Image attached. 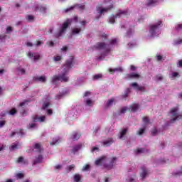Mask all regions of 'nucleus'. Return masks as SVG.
<instances>
[{"label": "nucleus", "mask_w": 182, "mask_h": 182, "mask_svg": "<svg viewBox=\"0 0 182 182\" xmlns=\"http://www.w3.org/2000/svg\"><path fill=\"white\" fill-rule=\"evenodd\" d=\"M50 103L49 102H46L43 105V109L45 110L46 109H48V107H49L50 106Z\"/></svg>", "instance_id": "obj_43"}, {"label": "nucleus", "mask_w": 182, "mask_h": 182, "mask_svg": "<svg viewBox=\"0 0 182 182\" xmlns=\"http://www.w3.org/2000/svg\"><path fill=\"white\" fill-rule=\"evenodd\" d=\"M6 32L7 33H9L10 32H12V27L9 26L6 28Z\"/></svg>", "instance_id": "obj_55"}, {"label": "nucleus", "mask_w": 182, "mask_h": 182, "mask_svg": "<svg viewBox=\"0 0 182 182\" xmlns=\"http://www.w3.org/2000/svg\"><path fill=\"white\" fill-rule=\"evenodd\" d=\"M99 36H100L101 38H103L104 39H107V34L105 33H100Z\"/></svg>", "instance_id": "obj_40"}, {"label": "nucleus", "mask_w": 182, "mask_h": 182, "mask_svg": "<svg viewBox=\"0 0 182 182\" xmlns=\"http://www.w3.org/2000/svg\"><path fill=\"white\" fill-rule=\"evenodd\" d=\"M75 8H78V9H80V11H83L85 10V4H75L74 6H72L70 8H68L65 10V13H68L70 11H73V9H75Z\"/></svg>", "instance_id": "obj_7"}, {"label": "nucleus", "mask_w": 182, "mask_h": 182, "mask_svg": "<svg viewBox=\"0 0 182 182\" xmlns=\"http://www.w3.org/2000/svg\"><path fill=\"white\" fill-rule=\"evenodd\" d=\"M114 143V141L113 140V138H109L103 142V145L106 147H109V146H111V144H113Z\"/></svg>", "instance_id": "obj_17"}, {"label": "nucleus", "mask_w": 182, "mask_h": 182, "mask_svg": "<svg viewBox=\"0 0 182 182\" xmlns=\"http://www.w3.org/2000/svg\"><path fill=\"white\" fill-rule=\"evenodd\" d=\"M60 80V75H53L52 78V82L53 83H57V82H59Z\"/></svg>", "instance_id": "obj_27"}, {"label": "nucleus", "mask_w": 182, "mask_h": 182, "mask_svg": "<svg viewBox=\"0 0 182 182\" xmlns=\"http://www.w3.org/2000/svg\"><path fill=\"white\" fill-rule=\"evenodd\" d=\"M80 136H82V134H78L77 132H74L73 134V140L75 141L76 140H79V139H80Z\"/></svg>", "instance_id": "obj_20"}, {"label": "nucleus", "mask_w": 182, "mask_h": 182, "mask_svg": "<svg viewBox=\"0 0 182 182\" xmlns=\"http://www.w3.org/2000/svg\"><path fill=\"white\" fill-rule=\"evenodd\" d=\"M31 119L33 123H36V122H40L41 123H42L43 122H45V119H46V117L45 116L39 117L38 115H33L31 117Z\"/></svg>", "instance_id": "obj_9"}, {"label": "nucleus", "mask_w": 182, "mask_h": 182, "mask_svg": "<svg viewBox=\"0 0 182 182\" xmlns=\"http://www.w3.org/2000/svg\"><path fill=\"white\" fill-rule=\"evenodd\" d=\"M75 167H76V166H75V164L70 165V166H67L66 171H72V170H75Z\"/></svg>", "instance_id": "obj_31"}, {"label": "nucleus", "mask_w": 182, "mask_h": 182, "mask_svg": "<svg viewBox=\"0 0 182 182\" xmlns=\"http://www.w3.org/2000/svg\"><path fill=\"white\" fill-rule=\"evenodd\" d=\"M43 161V156L42 155H38L36 157V159L33 161V164H39Z\"/></svg>", "instance_id": "obj_16"}, {"label": "nucleus", "mask_w": 182, "mask_h": 182, "mask_svg": "<svg viewBox=\"0 0 182 182\" xmlns=\"http://www.w3.org/2000/svg\"><path fill=\"white\" fill-rule=\"evenodd\" d=\"M18 149V144H12L11 146V150Z\"/></svg>", "instance_id": "obj_39"}, {"label": "nucleus", "mask_w": 182, "mask_h": 182, "mask_svg": "<svg viewBox=\"0 0 182 182\" xmlns=\"http://www.w3.org/2000/svg\"><path fill=\"white\" fill-rule=\"evenodd\" d=\"M43 41H38L36 44V46H41V45H43Z\"/></svg>", "instance_id": "obj_57"}, {"label": "nucleus", "mask_w": 182, "mask_h": 182, "mask_svg": "<svg viewBox=\"0 0 182 182\" xmlns=\"http://www.w3.org/2000/svg\"><path fill=\"white\" fill-rule=\"evenodd\" d=\"M28 102H30L29 100H25L23 102L20 103V107H22L23 106H25Z\"/></svg>", "instance_id": "obj_51"}, {"label": "nucleus", "mask_w": 182, "mask_h": 182, "mask_svg": "<svg viewBox=\"0 0 182 182\" xmlns=\"http://www.w3.org/2000/svg\"><path fill=\"white\" fill-rule=\"evenodd\" d=\"M156 58H157V60L159 62H160V60H161V59H163V56H161V55H157Z\"/></svg>", "instance_id": "obj_63"}, {"label": "nucleus", "mask_w": 182, "mask_h": 182, "mask_svg": "<svg viewBox=\"0 0 182 182\" xmlns=\"http://www.w3.org/2000/svg\"><path fill=\"white\" fill-rule=\"evenodd\" d=\"M41 59V54L35 53L33 55L34 60H39Z\"/></svg>", "instance_id": "obj_38"}, {"label": "nucleus", "mask_w": 182, "mask_h": 182, "mask_svg": "<svg viewBox=\"0 0 182 182\" xmlns=\"http://www.w3.org/2000/svg\"><path fill=\"white\" fill-rule=\"evenodd\" d=\"M175 29L178 32L179 31H182V24L178 23L175 26Z\"/></svg>", "instance_id": "obj_37"}, {"label": "nucleus", "mask_w": 182, "mask_h": 182, "mask_svg": "<svg viewBox=\"0 0 182 182\" xmlns=\"http://www.w3.org/2000/svg\"><path fill=\"white\" fill-rule=\"evenodd\" d=\"M178 107H174L171 109L170 113L171 116V123H174L176 120H181L182 115L178 114Z\"/></svg>", "instance_id": "obj_4"}, {"label": "nucleus", "mask_w": 182, "mask_h": 182, "mask_svg": "<svg viewBox=\"0 0 182 182\" xmlns=\"http://www.w3.org/2000/svg\"><path fill=\"white\" fill-rule=\"evenodd\" d=\"M116 160H117V158L116 157H113L110 161V164L109 165H105V168H113V164L115 163Z\"/></svg>", "instance_id": "obj_18"}, {"label": "nucleus", "mask_w": 182, "mask_h": 182, "mask_svg": "<svg viewBox=\"0 0 182 182\" xmlns=\"http://www.w3.org/2000/svg\"><path fill=\"white\" fill-rule=\"evenodd\" d=\"M182 43V40L179 39V40H176L174 41V45H180Z\"/></svg>", "instance_id": "obj_49"}, {"label": "nucleus", "mask_w": 182, "mask_h": 182, "mask_svg": "<svg viewBox=\"0 0 182 182\" xmlns=\"http://www.w3.org/2000/svg\"><path fill=\"white\" fill-rule=\"evenodd\" d=\"M122 14H124V12H119L117 14H116L115 16L113 15L112 17H110L109 19V23H114V22H115L114 19H116L117 18H120V15H122Z\"/></svg>", "instance_id": "obj_14"}, {"label": "nucleus", "mask_w": 182, "mask_h": 182, "mask_svg": "<svg viewBox=\"0 0 182 182\" xmlns=\"http://www.w3.org/2000/svg\"><path fill=\"white\" fill-rule=\"evenodd\" d=\"M17 112L18 111L16 110V109L13 108L9 111V114H11V116H14V114H16Z\"/></svg>", "instance_id": "obj_35"}, {"label": "nucleus", "mask_w": 182, "mask_h": 182, "mask_svg": "<svg viewBox=\"0 0 182 182\" xmlns=\"http://www.w3.org/2000/svg\"><path fill=\"white\" fill-rule=\"evenodd\" d=\"M102 77H103V75L102 74H97L95 75H94V80H97V79H102Z\"/></svg>", "instance_id": "obj_36"}, {"label": "nucleus", "mask_w": 182, "mask_h": 182, "mask_svg": "<svg viewBox=\"0 0 182 182\" xmlns=\"http://www.w3.org/2000/svg\"><path fill=\"white\" fill-rule=\"evenodd\" d=\"M129 93H130V88H127L124 92V94L122 95V97L124 99H126V97H128Z\"/></svg>", "instance_id": "obj_30"}, {"label": "nucleus", "mask_w": 182, "mask_h": 182, "mask_svg": "<svg viewBox=\"0 0 182 182\" xmlns=\"http://www.w3.org/2000/svg\"><path fill=\"white\" fill-rule=\"evenodd\" d=\"M6 121H0V127H4L5 126Z\"/></svg>", "instance_id": "obj_58"}, {"label": "nucleus", "mask_w": 182, "mask_h": 182, "mask_svg": "<svg viewBox=\"0 0 182 182\" xmlns=\"http://www.w3.org/2000/svg\"><path fill=\"white\" fill-rule=\"evenodd\" d=\"M136 153H144V149L140 148L136 150Z\"/></svg>", "instance_id": "obj_52"}, {"label": "nucleus", "mask_w": 182, "mask_h": 182, "mask_svg": "<svg viewBox=\"0 0 182 182\" xmlns=\"http://www.w3.org/2000/svg\"><path fill=\"white\" fill-rule=\"evenodd\" d=\"M90 168V165L86 164L83 168H82V171H87Z\"/></svg>", "instance_id": "obj_42"}, {"label": "nucleus", "mask_w": 182, "mask_h": 182, "mask_svg": "<svg viewBox=\"0 0 182 182\" xmlns=\"http://www.w3.org/2000/svg\"><path fill=\"white\" fill-rule=\"evenodd\" d=\"M130 35H132V31H128L127 33V38H130Z\"/></svg>", "instance_id": "obj_62"}, {"label": "nucleus", "mask_w": 182, "mask_h": 182, "mask_svg": "<svg viewBox=\"0 0 182 182\" xmlns=\"http://www.w3.org/2000/svg\"><path fill=\"white\" fill-rule=\"evenodd\" d=\"M92 103H93V102L91 100H86L87 106H92Z\"/></svg>", "instance_id": "obj_48"}, {"label": "nucleus", "mask_w": 182, "mask_h": 182, "mask_svg": "<svg viewBox=\"0 0 182 182\" xmlns=\"http://www.w3.org/2000/svg\"><path fill=\"white\" fill-rule=\"evenodd\" d=\"M126 133H127V128H125L122 131H121L119 139H123V137H124V136L126 135Z\"/></svg>", "instance_id": "obj_29"}, {"label": "nucleus", "mask_w": 182, "mask_h": 182, "mask_svg": "<svg viewBox=\"0 0 182 182\" xmlns=\"http://www.w3.org/2000/svg\"><path fill=\"white\" fill-rule=\"evenodd\" d=\"M139 77H140V75L135 73L126 74L125 75V79H139Z\"/></svg>", "instance_id": "obj_11"}, {"label": "nucleus", "mask_w": 182, "mask_h": 182, "mask_svg": "<svg viewBox=\"0 0 182 182\" xmlns=\"http://www.w3.org/2000/svg\"><path fill=\"white\" fill-rule=\"evenodd\" d=\"M82 146L83 145L82 144H78L74 146L71 150V153H73V154H76V153H77V151H79V150L82 149Z\"/></svg>", "instance_id": "obj_13"}, {"label": "nucleus", "mask_w": 182, "mask_h": 182, "mask_svg": "<svg viewBox=\"0 0 182 182\" xmlns=\"http://www.w3.org/2000/svg\"><path fill=\"white\" fill-rule=\"evenodd\" d=\"M73 63H75V58L73 56H70L68 60L65 61L64 64V70L62 72L61 75H60V82H69V76H68V73H69V70L73 68Z\"/></svg>", "instance_id": "obj_1"}, {"label": "nucleus", "mask_w": 182, "mask_h": 182, "mask_svg": "<svg viewBox=\"0 0 182 182\" xmlns=\"http://www.w3.org/2000/svg\"><path fill=\"white\" fill-rule=\"evenodd\" d=\"M53 113V112H52V109H47V114L50 115V114H52Z\"/></svg>", "instance_id": "obj_64"}, {"label": "nucleus", "mask_w": 182, "mask_h": 182, "mask_svg": "<svg viewBox=\"0 0 182 182\" xmlns=\"http://www.w3.org/2000/svg\"><path fill=\"white\" fill-rule=\"evenodd\" d=\"M26 21H28V22H34L35 16H33L32 15H28L26 16Z\"/></svg>", "instance_id": "obj_24"}, {"label": "nucleus", "mask_w": 182, "mask_h": 182, "mask_svg": "<svg viewBox=\"0 0 182 182\" xmlns=\"http://www.w3.org/2000/svg\"><path fill=\"white\" fill-rule=\"evenodd\" d=\"M55 62H59V60H62V56L56 55L54 57Z\"/></svg>", "instance_id": "obj_41"}, {"label": "nucleus", "mask_w": 182, "mask_h": 182, "mask_svg": "<svg viewBox=\"0 0 182 182\" xmlns=\"http://www.w3.org/2000/svg\"><path fill=\"white\" fill-rule=\"evenodd\" d=\"M40 12H46V6H40Z\"/></svg>", "instance_id": "obj_44"}, {"label": "nucleus", "mask_w": 182, "mask_h": 182, "mask_svg": "<svg viewBox=\"0 0 182 182\" xmlns=\"http://www.w3.org/2000/svg\"><path fill=\"white\" fill-rule=\"evenodd\" d=\"M114 6L113 4H110L106 8L100 9V6H97V11L99 12L100 15H102V14H105V12H109V11H112L113 9Z\"/></svg>", "instance_id": "obj_6"}, {"label": "nucleus", "mask_w": 182, "mask_h": 182, "mask_svg": "<svg viewBox=\"0 0 182 182\" xmlns=\"http://www.w3.org/2000/svg\"><path fill=\"white\" fill-rule=\"evenodd\" d=\"M149 174V170L146 168V166L141 167L140 176L141 178H146Z\"/></svg>", "instance_id": "obj_10"}, {"label": "nucleus", "mask_w": 182, "mask_h": 182, "mask_svg": "<svg viewBox=\"0 0 182 182\" xmlns=\"http://www.w3.org/2000/svg\"><path fill=\"white\" fill-rule=\"evenodd\" d=\"M149 122H150V119H149V117H143V122L144 123H149Z\"/></svg>", "instance_id": "obj_46"}, {"label": "nucleus", "mask_w": 182, "mask_h": 182, "mask_svg": "<svg viewBox=\"0 0 182 182\" xmlns=\"http://www.w3.org/2000/svg\"><path fill=\"white\" fill-rule=\"evenodd\" d=\"M34 149H36L38 153H41L43 150L42 145H41L39 143H37L34 145Z\"/></svg>", "instance_id": "obj_22"}, {"label": "nucleus", "mask_w": 182, "mask_h": 182, "mask_svg": "<svg viewBox=\"0 0 182 182\" xmlns=\"http://www.w3.org/2000/svg\"><path fill=\"white\" fill-rule=\"evenodd\" d=\"M73 21L77 22V16H75L73 18H68L66 21L63 23L58 32L54 34V36L57 38H60V36L66 32V30L69 28V25H72Z\"/></svg>", "instance_id": "obj_2"}, {"label": "nucleus", "mask_w": 182, "mask_h": 182, "mask_svg": "<svg viewBox=\"0 0 182 182\" xmlns=\"http://www.w3.org/2000/svg\"><path fill=\"white\" fill-rule=\"evenodd\" d=\"M131 86L135 89L137 92H146V87L144 86H140L137 82H133Z\"/></svg>", "instance_id": "obj_8"}, {"label": "nucleus", "mask_w": 182, "mask_h": 182, "mask_svg": "<svg viewBox=\"0 0 182 182\" xmlns=\"http://www.w3.org/2000/svg\"><path fill=\"white\" fill-rule=\"evenodd\" d=\"M139 104H132L130 106V109L132 110V112H137V110H139Z\"/></svg>", "instance_id": "obj_19"}, {"label": "nucleus", "mask_w": 182, "mask_h": 182, "mask_svg": "<svg viewBox=\"0 0 182 182\" xmlns=\"http://www.w3.org/2000/svg\"><path fill=\"white\" fill-rule=\"evenodd\" d=\"M117 40L113 39V40L109 41V43H110V45H114V44L117 43Z\"/></svg>", "instance_id": "obj_53"}, {"label": "nucleus", "mask_w": 182, "mask_h": 182, "mask_svg": "<svg viewBox=\"0 0 182 182\" xmlns=\"http://www.w3.org/2000/svg\"><path fill=\"white\" fill-rule=\"evenodd\" d=\"M107 45L105 43L103 42H98L96 43L95 46H94L95 49H97V50H102V49H105L106 52H110L109 48H106Z\"/></svg>", "instance_id": "obj_5"}, {"label": "nucleus", "mask_w": 182, "mask_h": 182, "mask_svg": "<svg viewBox=\"0 0 182 182\" xmlns=\"http://www.w3.org/2000/svg\"><path fill=\"white\" fill-rule=\"evenodd\" d=\"M105 159H106V156H102L101 158H100L99 159L95 161V165L100 166V164H102V163L105 160Z\"/></svg>", "instance_id": "obj_26"}, {"label": "nucleus", "mask_w": 182, "mask_h": 182, "mask_svg": "<svg viewBox=\"0 0 182 182\" xmlns=\"http://www.w3.org/2000/svg\"><path fill=\"white\" fill-rule=\"evenodd\" d=\"M17 163L18 164L23 163V164H26L28 161H25V159H23V156H20L17 160Z\"/></svg>", "instance_id": "obj_28"}, {"label": "nucleus", "mask_w": 182, "mask_h": 182, "mask_svg": "<svg viewBox=\"0 0 182 182\" xmlns=\"http://www.w3.org/2000/svg\"><path fill=\"white\" fill-rule=\"evenodd\" d=\"M157 4V0H149L146 6H156V4Z\"/></svg>", "instance_id": "obj_21"}, {"label": "nucleus", "mask_w": 182, "mask_h": 182, "mask_svg": "<svg viewBox=\"0 0 182 182\" xmlns=\"http://www.w3.org/2000/svg\"><path fill=\"white\" fill-rule=\"evenodd\" d=\"M80 31H82V28L73 29V35H77V33H80Z\"/></svg>", "instance_id": "obj_33"}, {"label": "nucleus", "mask_w": 182, "mask_h": 182, "mask_svg": "<svg viewBox=\"0 0 182 182\" xmlns=\"http://www.w3.org/2000/svg\"><path fill=\"white\" fill-rule=\"evenodd\" d=\"M151 134L152 136H156V134H157V129H153L151 132Z\"/></svg>", "instance_id": "obj_59"}, {"label": "nucleus", "mask_w": 182, "mask_h": 182, "mask_svg": "<svg viewBox=\"0 0 182 182\" xmlns=\"http://www.w3.org/2000/svg\"><path fill=\"white\" fill-rule=\"evenodd\" d=\"M161 23V21H159L156 24L150 26L149 33L152 36H157V35H160L161 33L159 27Z\"/></svg>", "instance_id": "obj_3"}, {"label": "nucleus", "mask_w": 182, "mask_h": 182, "mask_svg": "<svg viewBox=\"0 0 182 182\" xmlns=\"http://www.w3.org/2000/svg\"><path fill=\"white\" fill-rule=\"evenodd\" d=\"M156 77L157 80H163V76L161 75H157Z\"/></svg>", "instance_id": "obj_50"}, {"label": "nucleus", "mask_w": 182, "mask_h": 182, "mask_svg": "<svg viewBox=\"0 0 182 182\" xmlns=\"http://www.w3.org/2000/svg\"><path fill=\"white\" fill-rule=\"evenodd\" d=\"M113 102H114V98H111L110 100H109L107 102V107H109L112 106V105H113Z\"/></svg>", "instance_id": "obj_34"}, {"label": "nucleus", "mask_w": 182, "mask_h": 182, "mask_svg": "<svg viewBox=\"0 0 182 182\" xmlns=\"http://www.w3.org/2000/svg\"><path fill=\"white\" fill-rule=\"evenodd\" d=\"M146 129H143V128H141V129H139V132H138V134H139V136H141V134H143V133H144V131H145Z\"/></svg>", "instance_id": "obj_47"}, {"label": "nucleus", "mask_w": 182, "mask_h": 182, "mask_svg": "<svg viewBox=\"0 0 182 182\" xmlns=\"http://www.w3.org/2000/svg\"><path fill=\"white\" fill-rule=\"evenodd\" d=\"M59 143V139H53L50 143V146H55Z\"/></svg>", "instance_id": "obj_32"}, {"label": "nucleus", "mask_w": 182, "mask_h": 182, "mask_svg": "<svg viewBox=\"0 0 182 182\" xmlns=\"http://www.w3.org/2000/svg\"><path fill=\"white\" fill-rule=\"evenodd\" d=\"M36 126V123H31L29 124V129H33Z\"/></svg>", "instance_id": "obj_56"}, {"label": "nucleus", "mask_w": 182, "mask_h": 182, "mask_svg": "<svg viewBox=\"0 0 182 182\" xmlns=\"http://www.w3.org/2000/svg\"><path fill=\"white\" fill-rule=\"evenodd\" d=\"M16 177L17 178H19V179L23 178V173H17V174L16 175Z\"/></svg>", "instance_id": "obj_45"}, {"label": "nucleus", "mask_w": 182, "mask_h": 182, "mask_svg": "<svg viewBox=\"0 0 182 182\" xmlns=\"http://www.w3.org/2000/svg\"><path fill=\"white\" fill-rule=\"evenodd\" d=\"M15 134H19L21 137H23V136H25V132H23V129H20L17 132H12L10 134V137H14Z\"/></svg>", "instance_id": "obj_15"}, {"label": "nucleus", "mask_w": 182, "mask_h": 182, "mask_svg": "<svg viewBox=\"0 0 182 182\" xmlns=\"http://www.w3.org/2000/svg\"><path fill=\"white\" fill-rule=\"evenodd\" d=\"M127 110V107H124L121 109L120 112H121V113H126Z\"/></svg>", "instance_id": "obj_54"}, {"label": "nucleus", "mask_w": 182, "mask_h": 182, "mask_svg": "<svg viewBox=\"0 0 182 182\" xmlns=\"http://www.w3.org/2000/svg\"><path fill=\"white\" fill-rule=\"evenodd\" d=\"M135 45L136 44L134 43H128L129 48L132 49V48H133Z\"/></svg>", "instance_id": "obj_61"}, {"label": "nucleus", "mask_w": 182, "mask_h": 182, "mask_svg": "<svg viewBox=\"0 0 182 182\" xmlns=\"http://www.w3.org/2000/svg\"><path fill=\"white\" fill-rule=\"evenodd\" d=\"M17 72L18 73H21V75H25L26 73V70H25V68L19 66L18 68H17Z\"/></svg>", "instance_id": "obj_25"}, {"label": "nucleus", "mask_w": 182, "mask_h": 182, "mask_svg": "<svg viewBox=\"0 0 182 182\" xmlns=\"http://www.w3.org/2000/svg\"><path fill=\"white\" fill-rule=\"evenodd\" d=\"M82 179V176L79 173H76L74 175V181L75 182H80V180Z\"/></svg>", "instance_id": "obj_23"}, {"label": "nucleus", "mask_w": 182, "mask_h": 182, "mask_svg": "<svg viewBox=\"0 0 182 182\" xmlns=\"http://www.w3.org/2000/svg\"><path fill=\"white\" fill-rule=\"evenodd\" d=\"M34 82H41V83H45L46 82V76H35L33 78Z\"/></svg>", "instance_id": "obj_12"}, {"label": "nucleus", "mask_w": 182, "mask_h": 182, "mask_svg": "<svg viewBox=\"0 0 182 182\" xmlns=\"http://www.w3.org/2000/svg\"><path fill=\"white\" fill-rule=\"evenodd\" d=\"M126 181L127 182H136L134 181V178H129V179H126Z\"/></svg>", "instance_id": "obj_60"}]
</instances>
